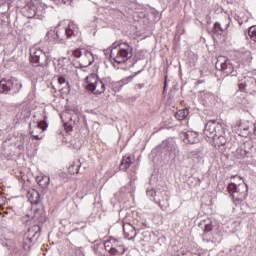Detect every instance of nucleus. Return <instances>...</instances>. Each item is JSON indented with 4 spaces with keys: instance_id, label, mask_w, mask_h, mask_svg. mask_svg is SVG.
I'll list each match as a JSON object with an SVG mask.
<instances>
[{
    "instance_id": "nucleus-16",
    "label": "nucleus",
    "mask_w": 256,
    "mask_h": 256,
    "mask_svg": "<svg viewBox=\"0 0 256 256\" xmlns=\"http://www.w3.org/2000/svg\"><path fill=\"white\" fill-rule=\"evenodd\" d=\"M95 61V58L93 57V52L86 51L85 55L81 59V66L82 67H89Z\"/></svg>"
},
{
    "instance_id": "nucleus-49",
    "label": "nucleus",
    "mask_w": 256,
    "mask_h": 256,
    "mask_svg": "<svg viewBox=\"0 0 256 256\" xmlns=\"http://www.w3.org/2000/svg\"><path fill=\"white\" fill-rule=\"evenodd\" d=\"M55 35H56L57 39H59V34L57 32L55 33Z\"/></svg>"
},
{
    "instance_id": "nucleus-15",
    "label": "nucleus",
    "mask_w": 256,
    "mask_h": 256,
    "mask_svg": "<svg viewBox=\"0 0 256 256\" xmlns=\"http://www.w3.org/2000/svg\"><path fill=\"white\" fill-rule=\"evenodd\" d=\"M13 89V79L0 80V93H7Z\"/></svg>"
},
{
    "instance_id": "nucleus-44",
    "label": "nucleus",
    "mask_w": 256,
    "mask_h": 256,
    "mask_svg": "<svg viewBox=\"0 0 256 256\" xmlns=\"http://www.w3.org/2000/svg\"><path fill=\"white\" fill-rule=\"evenodd\" d=\"M12 2H13V0H6L7 7H9V5H11Z\"/></svg>"
},
{
    "instance_id": "nucleus-4",
    "label": "nucleus",
    "mask_w": 256,
    "mask_h": 256,
    "mask_svg": "<svg viewBox=\"0 0 256 256\" xmlns=\"http://www.w3.org/2000/svg\"><path fill=\"white\" fill-rule=\"evenodd\" d=\"M30 62L34 67H47L51 63V53L40 48L31 49Z\"/></svg>"
},
{
    "instance_id": "nucleus-48",
    "label": "nucleus",
    "mask_w": 256,
    "mask_h": 256,
    "mask_svg": "<svg viewBox=\"0 0 256 256\" xmlns=\"http://www.w3.org/2000/svg\"><path fill=\"white\" fill-rule=\"evenodd\" d=\"M240 179L241 180V177H239V176H232V179Z\"/></svg>"
},
{
    "instance_id": "nucleus-40",
    "label": "nucleus",
    "mask_w": 256,
    "mask_h": 256,
    "mask_svg": "<svg viewBox=\"0 0 256 256\" xmlns=\"http://www.w3.org/2000/svg\"><path fill=\"white\" fill-rule=\"evenodd\" d=\"M4 204H5V197L0 195V207H1V205H4Z\"/></svg>"
},
{
    "instance_id": "nucleus-21",
    "label": "nucleus",
    "mask_w": 256,
    "mask_h": 256,
    "mask_svg": "<svg viewBox=\"0 0 256 256\" xmlns=\"http://www.w3.org/2000/svg\"><path fill=\"white\" fill-rule=\"evenodd\" d=\"M133 165V160L131 159V156H124L121 164H120V169L122 171H127L129 167Z\"/></svg>"
},
{
    "instance_id": "nucleus-45",
    "label": "nucleus",
    "mask_w": 256,
    "mask_h": 256,
    "mask_svg": "<svg viewBox=\"0 0 256 256\" xmlns=\"http://www.w3.org/2000/svg\"><path fill=\"white\" fill-rule=\"evenodd\" d=\"M62 1V3H71V2H73L74 0H61Z\"/></svg>"
},
{
    "instance_id": "nucleus-29",
    "label": "nucleus",
    "mask_w": 256,
    "mask_h": 256,
    "mask_svg": "<svg viewBox=\"0 0 256 256\" xmlns=\"http://www.w3.org/2000/svg\"><path fill=\"white\" fill-rule=\"evenodd\" d=\"M248 35L250 39L256 43V26H251L248 29Z\"/></svg>"
},
{
    "instance_id": "nucleus-41",
    "label": "nucleus",
    "mask_w": 256,
    "mask_h": 256,
    "mask_svg": "<svg viewBox=\"0 0 256 256\" xmlns=\"http://www.w3.org/2000/svg\"><path fill=\"white\" fill-rule=\"evenodd\" d=\"M207 241V243H209V241H211V243H217V238H215V237H213L212 239L210 238V239H207L206 240Z\"/></svg>"
},
{
    "instance_id": "nucleus-46",
    "label": "nucleus",
    "mask_w": 256,
    "mask_h": 256,
    "mask_svg": "<svg viewBox=\"0 0 256 256\" xmlns=\"http://www.w3.org/2000/svg\"><path fill=\"white\" fill-rule=\"evenodd\" d=\"M139 89H143L145 87V84H138Z\"/></svg>"
},
{
    "instance_id": "nucleus-42",
    "label": "nucleus",
    "mask_w": 256,
    "mask_h": 256,
    "mask_svg": "<svg viewBox=\"0 0 256 256\" xmlns=\"http://www.w3.org/2000/svg\"><path fill=\"white\" fill-rule=\"evenodd\" d=\"M7 1L6 0H0V7H3V5H6Z\"/></svg>"
},
{
    "instance_id": "nucleus-33",
    "label": "nucleus",
    "mask_w": 256,
    "mask_h": 256,
    "mask_svg": "<svg viewBox=\"0 0 256 256\" xmlns=\"http://www.w3.org/2000/svg\"><path fill=\"white\" fill-rule=\"evenodd\" d=\"M214 33H223V28L221 27V23L216 22L214 24Z\"/></svg>"
},
{
    "instance_id": "nucleus-26",
    "label": "nucleus",
    "mask_w": 256,
    "mask_h": 256,
    "mask_svg": "<svg viewBox=\"0 0 256 256\" xmlns=\"http://www.w3.org/2000/svg\"><path fill=\"white\" fill-rule=\"evenodd\" d=\"M237 153V157L238 159H245V157H249V155H251V152L243 149V148H240L236 151Z\"/></svg>"
},
{
    "instance_id": "nucleus-36",
    "label": "nucleus",
    "mask_w": 256,
    "mask_h": 256,
    "mask_svg": "<svg viewBox=\"0 0 256 256\" xmlns=\"http://www.w3.org/2000/svg\"><path fill=\"white\" fill-rule=\"evenodd\" d=\"M73 55L76 57V59H79L81 57L82 53L80 49H76L73 51Z\"/></svg>"
},
{
    "instance_id": "nucleus-5",
    "label": "nucleus",
    "mask_w": 256,
    "mask_h": 256,
    "mask_svg": "<svg viewBox=\"0 0 256 256\" xmlns=\"http://www.w3.org/2000/svg\"><path fill=\"white\" fill-rule=\"evenodd\" d=\"M86 89L94 95H101L105 93V83L96 74H90L86 77Z\"/></svg>"
},
{
    "instance_id": "nucleus-39",
    "label": "nucleus",
    "mask_w": 256,
    "mask_h": 256,
    "mask_svg": "<svg viewBox=\"0 0 256 256\" xmlns=\"http://www.w3.org/2000/svg\"><path fill=\"white\" fill-rule=\"evenodd\" d=\"M146 193L148 197H154L155 195H157V192H155V190H147Z\"/></svg>"
},
{
    "instance_id": "nucleus-22",
    "label": "nucleus",
    "mask_w": 256,
    "mask_h": 256,
    "mask_svg": "<svg viewBox=\"0 0 256 256\" xmlns=\"http://www.w3.org/2000/svg\"><path fill=\"white\" fill-rule=\"evenodd\" d=\"M51 181V178L49 176H41V178L37 177V182L42 189H46V187H49V183Z\"/></svg>"
},
{
    "instance_id": "nucleus-28",
    "label": "nucleus",
    "mask_w": 256,
    "mask_h": 256,
    "mask_svg": "<svg viewBox=\"0 0 256 256\" xmlns=\"http://www.w3.org/2000/svg\"><path fill=\"white\" fill-rule=\"evenodd\" d=\"M160 209H162V211H165V209H167V207H169V199H165V200H161V199H158L157 201Z\"/></svg>"
},
{
    "instance_id": "nucleus-2",
    "label": "nucleus",
    "mask_w": 256,
    "mask_h": 256,
    "mask_svg": "<svg viewBox=\"0 0 256 256\" xmlns=\"http://www.w3.org/2000/svg\"><path fill=\"white\" fill-rule=\"evenodd\" d=\"M110 57L115 61V63H125V61L133 57V47L129 46L127 43H114L112 44Z\"/></svg>"
},
{
    "instance_id": "nucleus-12",
    "label": "nucleus",
    "mask_w": 256,
    "mask_h": 256,
    "mask_svg": "<svg viewBox=\"0 0 256 256\" xmlns=\"http://www.w3.org/2000/svg\"><path fill=\"white\" fill-rule=\"evenodd\" d=\"M199 227H201V229L204 231L203 239H207L209 233L213 231V222H211V220H202L199 224Z\"/></svg>"
},
{
    "instance_id": "nucleus-20",
    "label": "nucleus",
    "mask_w": 256,
    "mask_h": 256,
    "mask_svg": "<svg viewBox=\"0 0 256 256\" xmlns=\"http://www.w3.org/2000/svg\"><path fill=\"white\" fill-rule=\"evenodd\" d=\"M46 9H47V6H45V4H39L38 6H36L35 19H40V20L45 19Z\"/></svg>"
},
{
    "instance_id": "nucleus-47",
    "label": "nucleus",
    "mask_w": 256,
    "mask_h": 256,
    "mask_svg": "<svg viewBox=\"0 0 256 256\" xmlns=\"http://www.w3.org/2000/svg\"><path fill=\"white\" fill-rule=\"evenodd\" d=\"M254 134L256 135V124L253 125Z\"/></svg>"
},
{
    "instance_id": "nucleus-30",
    "label": "nucleus",
    "mask_w": 256,
    "mask_h": 256,
    "mask_svg": "<svg viewBox=\"0 0 256 256\" xmlns=\"http://www.w3.org/2000/svg\"><path fill=\"white\" fill-rule=\"evenodd\" d=\"M47 127H49L47 121L43 120L36 124L35 129H41L42 131H45Z\"/></svg>"
},
{
    "instance_id": "nucleus-38",
    "label": "nucleus",
    "mask_w": 256,
    "mask_h": 256,
    "mask_svg": "<svg viewBox=\"0 0 256 256\" xmlns=\"http://www.w3.org/2000/svg\"><path fill=\"white\" fill-rule=\"evenodd\" d=\"M32 197H36V200H34V203H39V192L34 191L32 193Z\"/></svg>"
},
{
    "instance_id": "nucleus-25",
    "label": "nucleus",
    "mask_w": 256,
    "mask_h": 256,
    "mask_svg": "<svg viewBox=\"0 0 256 256\" xmlns=\"http://www.w3.org/2000/svg\"><path fill=\"white\" fill-rule=\"evenodd\" d=\"M253 83L256 84L255 78H247V79L244 81V83L242 82V83L239 84V87H240V89H245V87H251V85H252Z\"/></svg>"
},
{
    "instance_id": "nucleus-50",
    "label": "nucleus",
    "mask_w": 256,
    "mask_h": 256,
    "mask_svg": "<svg viewBox=\"0 0 256 256\" xmlns=\"http://www.w3.org/2000/svg\"><path fill=\"white\" fill-rule=\"evenodd\" d=\"M244 129V131H248L249 130V128H243Z\"/></svg>"
},
{
    "instance_id": "nucleus-35",
    "label": "nucleus",
    "mask_w": 256,
    "mask_h": 256,
    "mask_svg": "<svg viewBox=\"0 0 256 256\" xmlns=\"http://www.w3.org/2000/svg\"><path fill=\"white\" fill-rule=\"evenodd\" d=\"M30 135L35 141H40V139H43V136H40L39 134H35L34 130H30Z\"/></svg>"
},
{
    "instance_id": "nucleus-24",
    "label": "nucleus",
    "mask_w": 256,
    "mask_h": 256,
    "mask_svg": "<svg viewBox=\"0 0 256 256\" xmlns=\"http://www.w3.org/2000/svg\"><path fill=\"white\" fill-rule=\"evenodd\" d=\"M94 251L96 253L97 256H105L107 255L105 248H103V245L101 244H95L94 245Z\"/></svg>"
},
{
    "instance_id": "nucleus-34",
    "label": "nucleus",
    "mask_w": 256,
    "mask_h": 256,
    "mask_svg": "<svg viewBox=\"0 0 256 256\" xmlns=\"http://www.w3.org/2000/svg\"><path fill=\"white\" fill-rule=\"evenodd\" d=\"M133 77L135 76H128L126 78H123L120 83H122V85H128V83H131V81H133Z\"/></svg>"
},
{
    "instance_id": "nucleus-18",
    "label": "nucleus",
    "mask_w": 256,
    "mask_h": 256,
    "mask_svg": "<svg viewBox=\"0 0 256 256\" xmlns=\"http://www.w3.org/2000/svg\"><path fill=\"white\" fill-rule=\"evenodd\" d=\"M37 5L35 4H28L26 6V13H25V16L28 18V19H35V15H37Z\"/></svg>"
},
{
    "instance_id": "nucleus-11",
    "label": "nucleus",
    "mask_w": 256,
    "mask_h": 256,
    "mask_svg": "<svg viewBox=\"0 0 256 256\" xmlns=\"http://www.w3.org/2000/svg\"><path fill=\"white\" fill-rule=\"evenodd\" d=\"M123 233H124L125 239H128L129 241L137 237V232L135 231V227H133L131 223L123 224Z\"/></svg>"
},
{
    "instance_id": "nucleus-32",
    "label": "nucleus",
    "mask_w": 256,
    "mask_h": 256,
    "mask_svg": "<svg viewBox=\"0 0 256 256\" xmlns=\"http://www.w3.org/2000/svg\"><path fill=\"white\" fill-rule=\"evenodd\" d=\"M88 27L90 28L91 31H94V33L95 31H97V29H99V25L95 21V18L93 19V21L89 23Z\"/></svg>"
},
{
    "instance_id": "nucleus-31",
    "label": "nucleus",
    "mask_w": 256,
    "mask_h": 256,
    "mask_svg": "<svg viewBox=\"0 0 256 256\" xmlns=\"http://www.w3.org/2000/svg\"><path fill=\"white\" fill-rule=\"evenodd\" d=\"M94 20L96 21V24H98V29L107 27V23L103 21V19L99 17H94Z\"/></svg>"
},
{
    "instance_id": "nucleus-19",
    "label": "nucleus",
    "mask_w": 256,
    "mask_h": 256,
    "mask_svg": "<svg viewBox=\"0 0 256 256\" xmlns=\"http://www.w3.org/2000/svg\"><path fill=\"white\" fill-rule=\"evenodd\" d=\"M239 57L244 63H251V61H253V56L251 55V51L249 50H240Z\"/></svg>"
},
{
    "instance_id": "nucleus-13",
    "label": "nucleus",
    "mask_w": 256,
    "mask_h": 256,
    "mask_svg": "<svg viewBox=\"0 0 256 256\" xmlns=\"http://www.w3.org/2000/svg\"><path fill=\"white\" fill-rule=\"evenodd\" d=\"M185 143H190L191 145L199 143V134L195 131H187L184 135Z\"/></svg>"
},
{
    "instance_id": "nucleus-8",
    "label": "nucleus",
    "mask_w": 256,
    "mask_h": 256,
    "mask_svg": "<svg viewBox=\"0 0 256 256\" xmlns=\"http://www.w3.org/2000/svg\"><path fill=\"white\" fill-rule=\"evenodd\" d=\"M160 147L164 149V151H168L170 155H174L173 159H177V157L180 155L179 147H177V143H175V140L173 139L164 140Z\"/></svg>"
},
{
    "instance_id": "nucleus-27",
    "label": "nucleus",
    "mask_w": 256,
    "mask_h": 256,
    "mask_svg": "<svg viewBox=\"0 0 256 256\" xmlns=\"http://www.w3.org/2000/svg\"><path fill=\"white\" fill-rule=\"evenodd\" d=\"M58 84L60 85L62 91L63 89H65V87H68L69 89V82H67V80L65 79V76L58 77Z\"/></svg>"
},
{
    "instance_id": "nucleus-1",
    "label": "nucleus",
    "mask_w": 256,
    "mask_h": 256,
    "mask_svg": "<svg viewBox=\"0 0 256 256\" xmlns=\"http://www.w3.org/2000/svg\"><path fill=\"white\" fill-rule=\"evenodd\" d=\"M204 135L209 139H213L214 146L220 153L227 150L225 145L229 143V134L225 124L217 122V120H209L205 125Z\"/></svg>"
},
{
    "instance_id": "nucleus-9",
    "label": "nucleus",
    "mask_w": 256,
    "mask_h": 256,
    "mask_svg": "<svg viewBox=\"0 0 256 256\" xmlns=\"http://www.w3.org/2000/svg\"><path fill=\"white\" fill-rule=\"evenodd\" d=\"M100 245H103V249L110 253V255H123L125 253V246L119 245L118 247L113 246V241H106L103 243H100Z\"/></svg>"
},
{
    "instance_id": "nucleus-37",
    "label": "nucleus",
    "mask_w": 256,
    "mask_h": 256,
    "mask_svg": "<svg viewBox=\"0 0 256 256\" xmlns=\"http://www.w3.org/2000/svg\"><path fill=\"white\" fill-rule=\"evenodd\" d=\"M113 247H116V249L119 247V245H123L121 242L111 239Z\"/></svg>"
},
{
    "instance_id": "nucleus-7",
    "label": "nucleus",
    "mask_w": 256,
    "mask_h": 256,
    "mask_svg": "<svg viewBox=\"0 0 256 256\" xmlns=\"http://www.w3.org/2000/svg\"><path fill=\"white\" fill-rule=\"evenodd\" d=\"M41 231V228L37 225L32 226L31 228L28 229V233L25 234V239H24V244L23 248L27 251L31 249V243H33V238L34 237H39Z\"/></svg>"
},
{
    "instance_id": "nucleus-43",
    "label": "nucleus",
    "mask_w": 256,
    "mask_h": 256,
    "mask_svg": "<svg viewBox=\"0 0 256 256\" xmlns=\"http://www.w3.org/2000/svg\"><path fill=\"white\" fill-rule=\"evenodd\" d=\"M167 89V76H165V82H164V91Z\"/></svg>"
},
{
    "instance_id": "nucleus-6",
    "label": "nucleus",
    "mask_w": 256,
    "mask_h": 256,
    "mask_svg": "<svg viewBox=\"0 0 256 256\" xmlns=\"http://www.w3.org/2000/svg\"><path fill=\"white\" fill-rule=\"evenodd\" d=\"M215 67L226 77H229V75H232V77L237 76V71L235 70V66H233V62H231V60L225 56H219L217 58Z\"/></svg>"
},
{
    "instance_id": "nucleus-17",
    "label": "nucleus",
    "mask_w": 256,
    "mask_h": 256,
    "mask_svg": "<svg viewBox=\"0 0 256 256\" xmlns=\"http://www.w3.org/2000/svg\"><path fill=\"white\" fill-rule=\"evenodd\" d=\"M55 71L60 75H65L67 70L65 69V58H59L56 62H54Z\"/></svg>"
},
{
    "instance_id": "nucleus-23",
    "label": "nucleus",
    "mask_w": 256,
    "mask_h": 256,
    "mask_svg": "<svg viewBox=\"0 0 256 256\" xmlns=\"http://www.w3.org/2000/svg\"><path fill=\"white\" fill-rule=\"evenodd\" d=\"M188 115H189V109L185 108V109L178 110L175 114V118L178 119V121H183L187 119Z\"/></svg>"
},
{
    "instance_id": "nucleus-3",
    "label": "nucleus",
    "mask_w": 256,
    "mask_h": 256,
    "mask_svg": "<svg viewBox=\"0 0 256 256\" xmlns=\"http://www.w3.org/2000/svg\"><path fill=\"white\" fill-rule=\"evenodd\" d=\"M228 192L232 195V199L235 203V205H239V203H243L245 199H247V196L249 195V187L245 184V182H242L240 184H235V182H231L228 184Z\"/></svg>"
},
{
    "instance_id": "nucleus-14",
    "label": "nucleus",
    "mask_w": 256,
    "mask_h": 256,
    "mask_svg": "<svg viewBox=\"0 0 256 256\" xmlns=\"http://www.w3.org/2000/svg\"><path fill=\"white\" fill-rule=\"evenodd\" d=\"M66 37L67 39H71V37H79L81 35V32H79V28L77 25L71 23L68 25V27L65 29Z\"/></svg>"
},
{
    "instance_id": "nucleus-10",
    "label": "nucleus",
    "mask_w": 256,
    "mask_h": 256,
    "mask_svg": "<svg viewBox=\"0 0 256 256\" xmlns=\"http://www.w3.org/2000/svg\"><path fill=\"white\" fill-rule=\"evenodd\" d=\"M0 245H2L3 247H7L9 249L10 253L8 254V256L17 255V253L21 251L20 246L15 244V242H13L12 240L7 239L3 236H0Z\"/></svg>"
}]
</instances>
